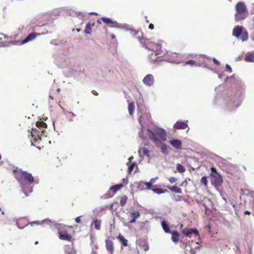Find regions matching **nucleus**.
<instances>
[{"label":"nucleus","instance_id":"22","mask_svg":"<svg viewBox=\"0 0 254 254\" xmlns=\"http://www.w3.org/2000/svg\"><path fill=\"white\" fill-rule=\"evenodd\" d=\"M8 36H7L1 33H0V46H5L7 41H4V40H8Z\"/></svg>","mask_w":254,"mask_h":254},{"label":"nucleus","instance_id":"7","mask_svg":"<svg viewBox=\"0 0 254 254\" xmlns=\"http://www.w3.org/2000/svg\"><path fill=\"white\" fill-rule=\"evenodd\" d=\"M211 173L210 176L215 179L214 184L217 186H220L223 183V180L221 176L217 173L216 170L215 168L212 167L211 168Z\"/></svg>","mask_w":254,"mask_h":254},{"label":"nucleus","instance_id":"40","mask_svg":"<svg viewBox=\"0 0 254 254\" xmlns=\"http://www.w3.org/2000/svg\"><path fill=\"white\" fill-rule=\"evenodd\" d=\"M168 180H169V181L170 182V183L171 184H173L177 181V179L175 177H171V178H169Z\"/></svg>","mask_w":254,"mask_h":254},{"label":"nucleus","instance_id":"18","mask_svg":"<svg viewBox=\"0 0 254 254\" xmlns=\"http://www.w3.org/2000/svg\"><path fill=\"white\" fill-rule=\"evenodd\" d=\"M130 216L132 218L129 223L132 224L136 222V219L140 216V213L138 211H133L130 213Z\"/></svg>","mask_w":254,"mask_h":254},{"label":"nucleus","instance_id":"48","mask_svg":"<svg viewBox=\"0 0 254 254\" xmlns=\"http://www.w3.org/2000/svg\"><path fill=\"white\" fill-rule=\"evenodd\" d=\"M92 93H93V94H94L95 95H98V93H97L95 91H94V90H93V91H92Z\"/></svg>","mask_w":254,"mask_h":254},{"label":"nucleus","instance_id":"57","mask_svg":"<svg viewBox=\"0 0 254 254\" xmlns=\"http://www.w3.org/2000/svg\"><path fill=\"white\" fill-rule=\"evenodd\" d=\"M183 225H182L181 226V228H182L183 227Z\"/></svg>","mask_w":254,"mask_h":254},{"label":"nucleus","instance_id":"55","mask_svg":"<svg viewBox=\"0 0 254 254\" xmlns=\"http://www.w3.org/2000/svg\"><path fill=\"white\" fill-rule=\"evenodd\" d=\"M50 97L51 98H52V99H53V98H52L51 96H50Z\"/></svg>","mask_w":254,"mask_h":254},{"label":"nucleus","instance_id":"6","mask_svg":"<svg viewBox=\"0 0 254 254\" xmlns=\"http://www.w3.org/2000/svg\"><path fill=\"white\" fill-rule=\"evenodd\" d=\"M243 27L237 25L234 27L233 31V34L236 37L239 38L241 35L240 38L242 41L247 40L248 38V34L247 32L243 33Z\"/></svg>","mask_w":254,"mask_h":254},{"label":"nucleus","instance_id":"14","mask_svg":"<svg viewBox=\"0 0 254 254\" xmlns=\"http://www.w3.org/2000/svg\"><path fill=\"white\" fill-rule=\"evenodd\" d=\"M106 249L111 254H113L114 251V246L113 242L110 240H106L105 241Z\"/></svg>","mask_w":254,"mask_h":254},{"label":"nucleus","instance_id":"13","mask_svg":"<svg viewBox=\"0 0 254 254\" xmlns=\"http://www.w3.org/2000/svg\"><path fill=\"white\" fill-rule=\"evenodd\" d=\"M188 124L184 122L178 121L174 125V127L176 129H184L188 127Z\"/></svg>","mask_w":254,"mask_h":254},{"label":"nucleus","instance_id":"42","mask_svg":"<svg viewBox=\"0 0 254 254\" xmlns=\"http://www.w3.org/2000/svg\"><path fill=\"white\" fill-rule=\"evenodd\" d=\"M82 216H78V217H77L75 219V221L76 223H80L81 222V219H80V218Z\"/></svg>","mask_w":254,"mask_h":254},{"label":"nucleus","instance_id":"31","mask_svg":"<svg viewBox=\"0 0 254 254\" xmlns=\"http://www.w3.org/2000/svg\"><path fill=\"white\" fill-rule=\"evenodd\" d=\"M176 169L177 171L180 173H183L186 171V168L185 167L180 163L177 164Z\"/></svg>","mask_w":254,"mask_h":254},{"label":"nucleus","instance_id":"17","mask_svg":"<svg viewBox=\"0 0 254 254\" xmlns=\"http://www.w3.org/2000/svg\"><path fill=\"white\" fill-rule=\"evenodd\" d=\"M170 144L176 149H180L181 148L182 142L179 139H173L170 141Z\"/></svg>","mask_w":254,"mask_h":254},{"label":"nucleus","instance_id":"8","mask_svg":"<svg viewBox=\"0 0 254 254\" xmlns=\"http://www.w3.org/2000/svg\"><path fill=\"white\" fill-rule=\"evenodd\" d=\"M143 83L147 86H151L154 84L155 79L151 74H148L143 79Z\"/></svg>","mask_w":254,"mask_h":254},{"label":"nucleus","instance_id":"51","mask_svg":"<svg viewBox=\"0 0 254 254\" xmlns=\"http://www.w3.org/2000/svg\"><path fill=\"white\" fill-rule=\"evenodd\" d=\"M90 14H94V15H97V13H96V12H91Z\"/></svg>","mask_w":254,"mask_h":254},{"label":"nucleus","instance_id":"28","mask_svg":"<svg viewBox=\"0 0 254 254\" xmlns=\"http://www.w3.org/2000/svg\"><path fill=\"white\" fill-rule=\"evenodd\" d=\"M138 153L139 154H141L142 153L143 155L149 156V153H150V151L149 150V149L148 148H145V147H143L139 150Z\"/></svg>","mask_w":254,"mask_h":254},{"label":"nucleus","instance_id":"56","mask_svg":"<svg viewBox=\"0 0 254 254\" xmlns=\"http://www.w3.org/2000/svg\"><path fill=\"white\" fill-rule=\"evenodd\" d=\"M244 169H245V171L247 170L246 167L244 168Z\"/></svg>","mask_w":254,"mask_h":254},{"label":"nucleus","instance_id":"1","mask_svg":"<svg viewBox=\"0 0 254 254\" xmlns=\"http://www.w3.org/2000/svg\"><path fill=\"white\" fill-rule=\"evenodd\" d=\"M13 175L20 184L23 192L26 196H28L27 193L32 191L33 188L31 185L33 184L34 181L32 174L16 168L13 171Z\"/></svg>","mask_w":254,"mask_h":254},{"label":"nucleus","instance_id":"5","mask_svg":"<svg viewBox=\"0 0 254 254\" xmlns=\"http://www.w3.org/2000/svg\"><path fill=\"white\" fill-rule=\"evenodd\" d=\"M72 229V226H65L62 229L59 230L58 234H59V238L61 240L66 241L68 242H70L72 238V236L71 234L69 232L68 229Z\"/></svg>","mask_w":254,"mask_h":254},{"label":"nucleus","instance_id":"32","mask_svg":"<svg viewBox=\"0 0 254 254\" xmlns=\"http://www.w3.org/2000/svg\"><path fill=\"white\" fill-rule=\"evenodd\" d=\"M127 200V197L126 195H124V196H122L121 197L120 202L121 206H124L126 204Z\"/></svg>","mask_w":254,"mask_h":254},{"label":"nucleus","instance_id":"38","mask_svg":"<svg viewBox=\"0 0 254 254\" xmlns=\"http://www.w3.org/2000/svg\"><path fill=\"white\" fill-rule=\"evenodd\" d=\"M134 166H135L134 163H132L130 165V166L128 168V173H130L132 171V170H133V169L134 168Z\"/></svg>","mask_w":254,"mask_h":254},{"label":"nucleus","instance_id":"43","mask_svg":"<svg viewBox=\"0 0 254 254\" xmlns=\"http://www.w3.org/2000/svg\"><path fill=\"white\" fill-rule=\"evenodd\" d=\"M226 67L229 71V72H231L232 71V69L229 65L226 64Z\"/></svg>","mask_w":254,"mask_h":254},{"label":"nucleus","instance_id":"52","mask_svg":"<svg viewBox=\"0 0 254 254\" xmlns=\"http://www.w3.org/2000/svg\"><path fill=\"white\" fill-rule=\"evenodd\" d=\"M154 181H155V180L154 179H151L150 182H153V183L154 182Z\"/></svg>","mask_w":254,"mask_h":254},{"label":"nucleus","instance_id":"37","mask_svg":"<svg viewBox=\"0 0 254 254\" xmlns=\"http://www.w3.org/2000/svg\"><path fill=\"white\" fill-rule=\"evenodd\" d=\"M188 180L190 181V179L186 178L181 184L180 186L187 187L188 185Z\"/></svg>","mask_w":254,"mask_h":254},{"label":"nucleus","instance_id":"4","mask_svg":"<svg viewBox=\"0 0 254 254\" xmlns=\"http://www.w3.org/2000/svg\"><path fill=\"white\" fill-rule=\"evenodd\" d=\"M237 12L235 14V17L237 21H239L245 19L248 14L247 7L243 2H239L236 6Z\"/></svg>","mask_w":254,"mask_h":254},{"label":"nucleus","instance_id":"33","mask_svg":"<svg viewBox=\"0 0 254 254\" xmlns=\"http://www.w3.org/2000/svg\"><path fill=\"white\" fill-rule=\"evenodd\" d=\"M185 65H190V66H200V64H197L193 60H189L185 63Z\"/></svg>","mask_w":254,"mask_h":254},{"label":"nucleus","instance_id":"23","mask_svg":"<svg viewBox=\"0 0 254 254\" xmlns=\"http://www.w3.org/2000/svg\"><path fill=\"white\" fill-rule=\"evenodd\" d=\"M245 60L247 62H254V53H248L245 56Z\"/></svg>","mask_w":254,"mask_h":254},{"label":"nucleus","instance_id":"44","mask_svg":"<svg viewBox=\"0 0 254 254\" xmlns=\"http://www.w3.org/2000/svg\"><path fill=\"white\" fill-rule=\"evenodd\" d=\"M213 61L217 65H220V62H218L216 59L213 58Z\"/></svg>","mask_w":254,"mask_h":254},{"label":"nucleus","instance_id":"41","mask_svg":"<svg viewBox=\"0 0 254 254\" xmlns=\"http://www.w3.org/2000/svg\"><path fill=\"white\" fill-rule=\"evenodd\" d=\"M167 150V147L166 145H163L161 147V151L163 153H165Z\"/></svg>","mask_w":254,"mask_h":254},{"label":"nucleus","instance_id":"21","mask_svg":"<svg viewBox=\"0 0 254 254\" xmlns=\"http://www.w3.org/2000/svg\"><path fill=\"white\" fill-rule=\"evenodd\" d=\"M95 23H88L85 28L84 33L86 34H90L92 32V28L94 26Z\"/></svg>","mask_w":254,"mask_h":254},{"label":"nucleus","instance_id":"49","mask_svg":"<svg viewBox=\"0 0 254 254\" xmlns=\"http://www.w3.org/2000/svg\"><path fill=\"white\" fill-rule=\"evenodd\" d=\"M111 38L112 39H114V38H115V35H114V34H112V35H111Z\"/></svg>","mask_w":254,"mask_h":254},{"label":"nucleus","instance_id":"29","mask_svg":"<svg viewBox=\"0 0 254 254\" xmlns=\"http://www.w3.org/2000/svg\"><path fill=\"white\" fill-rule=\"evenodd\" d=\"M152 191L157 194H160L163 193L167 192L168 191L167 190H162L159 188L153 189Z\"/></svg>","mask_w":254,"mask_h":254},{"label":"nucleus","instance_id":"54","mask_svg":"<svg viewBox=\"0 0 254 254\" xmlns=\"http://www.w3.org/2000/svg\"><path fill=\"white\" fill-rule=\"evenodd\" d=\"M38 244V241H36L35 242V244Z\"/></svg>","mask_w":254,"mask_h":254},{"label":"nucleus","instance_id":"16","mask_svg":"<svg viewBox=\"0 0 254 254\" xmlns=\"http://www.w3.org/2000/svg\"><path fill=\"white\" fill-rule=\"evenodd\" d=\"M102 221L100 219H95L91 224V229L94 225V228L96 230L99 231L101 230Z\"/></svg>","mask_w":254,"mask_h":254},{"label":"nucleus","instance_id":"10","mask_svg":"<svg viewBox=\"0 0 254 254\" xmlns=\"http://www.w3.org/2000/svg\"><path fill=\"white\" fill-rule=\"evenodd\" d=\"M182 233L183 235L190 237L191 234H194L196 236H198V231L196 229L185 228L183 229Z\"/></svg>","mask_w":254,"mask_h":254},{"label":"nucleus","instance_id":"45","mask_svg":"<svg viewBox=\"0 0 254 254\" xmlns=\"http://www.w3.org/2000/svg\"><path fill=\"white\" fill-rule=\"evenodd\" d=\"M148 28L151 29V30H152L154 29V25L152 23H150L149 25V27Z\"/></svg>","mask_w":254,"mask_h":254},{"label":"nucleus","instance_id":"9","mask_svg":"<svg viewBox=\"0 0 254 254\" xmlns=\"http://www.w3.org/2000/svg\"><path fill=\"white\" fill-rule=\"evenodd\" d=\"M101 19L106 24H108L110 27L118 28L119 25L116 21H113L111 19L107 17H101Z\"/></svg>","mask_w":254,"mask_h":254},{"label":"nucleus","instance_id":"24","mask_svg":"<svg viewBox=\"0 0 254 254\" xmlns=\"http://www.w3.org/2000/svg\"><path fill=\"white\" fill-rule=\"evenodd\" d=\"M180 235L177 231H174L172 232L171 239L174 242H178L179 240Z\"/></svg>","mask_w":254,"mask_h":254},{"label":"nucleus","instance_id":"34","mask_svg":"<svg viewBox=\"0 0 254 254\" xmlns=\"http://www.w3.org/2000/svg\"><path fill=\"white\" fill-rule=\"evenodd\" d=\"M145 187L146 186L144 185V182L142 181L140 182L137 185V188L141 190H146Z\"/></svg>","mask_w":254,"mask_h":254},{"label":"nucleus","instance_id":"35","mask_svg":"<svg viewBox=\"0 0 254 254\" xmlns=\"http://www.w3.org/2000/svg\"><path fill=\"white\" fill-rule=\"evenodd\" d=\"M200 182L202 184H203L205 186H206L207 185V177L205 176L203 177L200 180Z\"/></svg>","mask_w":254,"mask_h":254},{"label":"nucleus","instance_id":"46","mask_svg":"<svg viewBox=\"0 0 254 254\" xmlns=\"http://www.w3.org/2000/svg\"><path fill=\"white\" fill-rule=\"evenodd\" d=\"M251 213L249 211L246 210L245 211V214L246 215H250Z\"/></svg>","mask_w":254,"mask_h":254},{"label":"nucleus","instance_id":"26","mask_svg":"<svg viewBox=\"0 0 254 254\" xmlns=\"http://www.w3.org/2000/svg\"><path fill=\"white\" fill-rule=\"evenodd\" d=\"M161 225H162V228L165 233H170V228L165 221H164V220L162 221L161 222Z\"/></svg>","mask_w":254,"mask_h":254},{"label":"nucleus","instance_id":"12","mask_svg":"<svg viewBox=\"0 0 254 254\" xmlns=\"http://www.w3.org/2000/svg\"><path fill=\"white\" fill-rule=\"evenodd\" d=\"M64 249L65 254H76L73 244L71 245H65L64 246Z\"/></svg>","mask_w":254,"mask_h":254},{"label":"nucleus","instance_id":"30","mask_svg":"<svg viewBox=\"0 0 254 254\" xmlns=\"http://www.w3.org/2000/svg\"><path fill=\"white\" fill-rule=\"evenodd\" d=\"M128 110L129 114L132 115L134 111V104L133 102H131L128 104Z\"/></svg>","mask_w":254,"mask_h":254},{"label":"nucleus","instance_id":"50","mask_svg":"<svg viewBox=\"0 0 254 254\" xmlns=\"http://www.w3.org/2000/svg\"><path fill=\"white\" fill-rule=\"evenodd\" d=\"M146 23H149V20L148 19H147V17H146Z\"/></svg>","mask_w":254,"mask_h":254},{"label":"nucleus","instance_id":"11","mask_svg":"<svg viewBox=\"0 0 254 254\" xmlns=\"http://www.w3.org/2000/svg\"><path fill=\"white\" fill-rule=\"evenodd\" d=\"M124 187V185L122 184H117L112 186L109 189V192L111 193L110 195V197L113 196L118 190H121Z\"/></svg>","mask_w":254,"mask_h":254},{"label":"nucleus","instance_id":"27","mask_svg":"<svg viewBox=\"0 0 254 254\" xmlns=\"http://www.w3.org/2000/svg\"><path fill=\"white\" fill-rule=\"evenodd\" d=\"M135 38L138 39L144 47H146L147 43L148 42L147 39L143 38L142 35H141V37L140 36H135Z\"/></svg>","mask_w":254,"mask_h":254},{"label":"nucleus","instance_id":"19","mask_svg":"<svg viewBox=\"0 0 254 254\" xmlns=\"http://www.w3.org/2000/svg\"><path fill=\"white\" fill-rule=\"evenodd\" d=\"M149 59L151 62H158L159 61V57L158 56L157 52L154 51H152L151 54L149 55Z\"/></svg>","mask_w":254,"mask_h":254},{"label":"nucleus","instance_id":"25","mask_svg":"<svg viewBox=\"0 0 254 254\" xmlns=\"http://www.w3.org/2000/svg\"><path fill=\"white\" fill-rule=\"evenodd\" d=\"M117 238L124 246L126 247L127 246V240L121 234L119 235Z\"/></svg>","mask_w":254,"mask_h":254},{"label":"nucleus","instance_id":"15","mask_svg":"<svg viewBox=\"0 0 254 254\" xmlns=\"http://www.w3.org/2000/svg\"><path fill=\"white\" fill-rule=\"evenodd\" d=\"M37 35H40L39 34H37L36 33H32L29 34L22 41V44H24L26 43H28L30 41H31L35 39L37 37Z\"/></svg>","mask_w":254,"mask_h":254},{"label":"nucleus","instance_id":"47","mask_svg":"<svg viewBox=\"0 0 254 254\" xmlns=\"http://www.w3.org/2000/svg\"><path fill=\"white\" fill-rule=\"evenodd\" d=\"M101 20H102L101 19H98L97 20V23H98L99 24H101L102 23H101Z\"/></svg>","mask_w":254,"mask_h":254},{"label":"nucleus","instance_id":"3","mask_svg":"<svg viewBox=\"0 0 254 254\" xmlns=\"http://www.w3.org/2000/svg\"><path fill=\"white\" fill-rule=\"evenodd\" d=\"M36 128H32V131H31V136L33 138L31 140L32 143L33 142H36L39 139H41V136H47V132L45 130L47 127V125L43 121H38L36 123Z\"/></svg>","mask_w":254,"mask_h":254},{"label":"nucleus","instance_id":"39","mask_svg":"<svg viewBox=\"0 0 254 254\" xmlns=\"http://www.w3.org/2000/svg\"><path fill=\"white\" fill-rule=\"evenodd\" d=\"M24 220H25L24 219H20V220H19L17 222V226H18V227L19 228H20V229H23V228L25 227V226H21L20 225V223H21V222H22V221H24Z\"/></svg>","mask_w":254,"mask_h":254},{"label":"nucleus","instance_id":"2","mask_svg":"<svg viewBox=\"0 0 254 254\" xmlns=\"http://www.w3.org/2000/svg\"><path fill=\"white\" fill-rule=\"evenodd\" d=\"M147 133L149 139L156 146L160 145L162 141H165L167 139V134L166 131L163 129L157 128L154 131L148 129Z\"/></svg>","mask_w":254,"mask_h":254},{"label":"nucleus","instance_id":"36","mask_svg":"<svg viewBox=\"0 0 254 254\" xmlns=\"http://www.w3.org/2000/svg\"><path fill=\"white\" fill-rule=\"evenodd\" d=\"M153 184V182H144V185L146 186L145 189L146 190H150L151 187H152Z\"/></svg>","mask_w":254,"mask_h":254},{"label":"nucleus","instance_id":"53","mask_svg":"<svg viewBox=\"0 0 254 254\" xmlns=\"http://www.w3.org/2000/svg\"><path fill=\"white\" fill-rule=\"evenodd\" d=\"M138 33H139L138 32H136L135 35H134V36H135L136 35H138Z\"/></svg>","mask_w":254,"mask_h":254},{"label":"nucleus","instance_id":"20","mask_svg":"<svg viewBox=\"0 0 254 254\" xmlns=\"http://www.w3.org/2000/svg\"><path fill=\"white\" fill-rule=\"evenodd\" d=\"M166 187H167V188H168L169 190H170L172 192H175L177 193H179V194L182 193V190L180 188H179L177 186H166Z\"/></svg>","mask_w":254,"mask_h":254}]
</instances>
